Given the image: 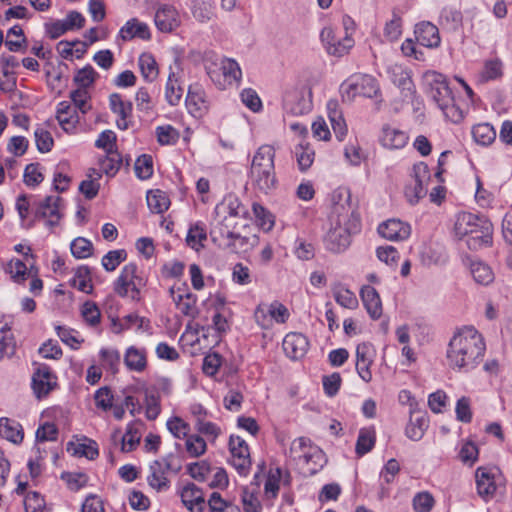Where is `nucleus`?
<instances>
[{"label": "nucleus", "instance_id": "obj_16", "mask_svg": "<svg viewBox=\"0 0 512 512\" xmlns=\"http://www.w3.org/2000/svg\"><path fill=\"white\" fill-rule=\"evenodd\" d=\"M215 213L218 218H224V222L232 223H236V218L246 219L249 214L247 208L234 195L224 197L222 202L216 206Z\"/></svg>", "mask_w": 512, "mask_h": 512}, {"label": "nucleus", "instance_id": "obj_19", "mask_svg": "<svg viewBox=\"0 0 512 512\" xmlns=\"http://www.w3.org/2000/svg\"><path fill=\"white\" fill-rule=\"evenodd\" d=\"M170 463L167 458L155 460L149 467V474L147 476L148 484L151 488L161 491L169 487L168 471Z\"/></svg>", "mask_w": 512, "mask_h": 512}, {"label": "nucleus", "instance_id": "obj_62", "mask_svg": "<svg viewBox=\"0 0 512 512\" xmlns=\"http://www.w3.org/2000/svg\"><path fill=\"white\" fill-rule=\"evenodd\" d=\"M135 173L140 179H148L153 174V160L149 155L140 156L135 162Z\"/></svg>", "mask_w": 512, "mask_h": 512}, {"label": "nucleus", "instance_id": "obj_64", "mask_svg": "<svg viewBox=\"0 0 512 512\" xmlns=\"http://www.w3.org/2000/svg\"><path fill=\"white\" fill-rule=\"evenodd\" d=\"M434 505V498L428 492L417 493L413 498V508L416 512H429Z\"/></svg>", "mask_w": 512, "mask_h": 512}, {"label": "nucleus", "instance_id": "obj_25", "mask_svg": "<svg viewBox=\"0 0 512 512\" xmlns=\"http://www.w3.org/2000/svg\"><path fill=\"white\" fill-rule=\"evenodd\" d=\"M379 234L391 241H402L411 234V227L399 219H390L378 227Z\"/></svg>", "mask_w": 512, "mask_h": 512}, {"label": "nucleus", "instance_id": "obj_37", "mask_svg": "<svg viewBox=\"0 0 512 512\" xmlns=\"http://www.w3.org/2000/svg\"><path fill=\"white\" fill-rule=\"evenodd\" d=\"M235 225L236 223L224 222V218H219L210 231L213 242L218 243L219 246H223L224 242L231 240V237L235 233L233 231Z\"/></svg>", "mask_w": 512, "mask_h": 512}, {"label": "nucleus", "instance_id": "obj_22", "mask_svg": "<svg viewBox=\"0 0 512 512\" xmlns=\"http://www.w3.org/2000/svg\"><path fill=\"white\" fill-rule=\"evenodd\" d=\"M409 141L408 134L391 125H384L379 136L380 144L390 150H398L404 148Z\"/></svg>", "mask_w": 512, "mask_h": 512}, {"label": "nucleus", "instance_id": "obj_54", "mask_svg": "<svg viewBox=\"0 0 512 512\" xmlns=\"http://www.w3.org/2000/svg\"><path fill=\"white\" fill-rule=\"evenodd\" d=\"M257 241V238L254 236L252 238V242L250 241V238L241 236L238 233H234L231 237V240L224 242L223 247L229 248L231 251L239 253V252H246L249 248H251L254 245V242Z\"/></svg>", "mask_w": 512, "mask_h": 512}, {"label": "nucleus", "instance_id": "obj_35", "mask_svg": "<svg viewBox=\"0 0 512 512\" xmlns=\"http://www.w3.org/2000/svg\"><path fill=\"white\" fill-rule=\"evenodd\" d=\"M327 108L334 134L339 141H342L347 134V125L341 111L338 110V103L330 101Z\"/></svg>", "mask_w": 512, "mask_h": 512}, {"label": "nucleus", "instance_id": "obj_57", "mask_svg": "<svg viewBox=\"0 0 512 512\" xmlns=\"http://www.w3.org/2000/svg\"><path fill=\"white\" fill-rule=\"evenodd\" d=\"M101 365L104 369L111 371L113 374L118 372L120 365V354L114 349H102L100 351Z\"/></svg>", "mask_w": 512, "mask_h": 512}, {"label": "nucleus", "instance_id": "obj_21", "mask_svg": "<svg viewBox=\"0 0 512 512\" xmlns=\"http://www.w3.org/2000/svg\"><path fill=\"white\" fill-rule=\"evenodd\" d=\"M154 20L156 27L162 32H171L181 23L177 9L169 4H162L158 7Z\"/></svg>", "mask_w": 512, "mask_h": 512}, {"label": "nucleus", "instance_id": "obj_61", "mask_svg": "<svg viewBox=\"0 0 512 512\" xmlns=\"http://www.w3.org/2000/svg\"><path fill=\"white\" fill-rule=\"evenodd\" d=\"M92 251L93 245L86 238L78 237L71 243V252L76 258H87L92 254Z\"/></svg>", "mask_w": 512, "mask_h": 512}, {"label": "nucleus", "instance_id": "obj_58", "mask_svg": "<svg viewBox=\"0 0 512 512\" xmlns=\"http://www.w3.org/2000/svg\"><path fill=\"white\" fill-rule=\"evenodd\" d=\"M84 321L90 326H97L101 321V312L95 302L86 301L81 307Z\"/></svg>", "mask_w": 512, "mask_h": 512}, {"label": "nucleus", "instance_id": "obj_7", "mask_svg": "<svg viewBox=\"0 0 512 512\" xmlns=\"http://www.w3.org/2000/svg\"><path fill=\"white\" fill-rule=\"evenodd\" d=\"M289 316V310L279 301L262 302L254 311V319L262 329H271L274 323L284 324Z\"/></svg>", "mask_w": 512, "mask_h": 512}, {"label": "nucleus", "instance_id": "obj_14", "mask_svg": "<svg viewBox=\"0 0 512 512\" xmlns=\"http://www.w3.org/2000/svg\"><path fill=\"white\" fill-rule=\"evenodd\" d=\"M145 424L142 421H133L127 425L126 432L115 430L111 435V441L115 446L120 444V450L124 453L131 452L139 445L144 432Z\"/></svg>", "mask_w": 512, "mask_h": 512}, {"label": "nucleus", "instance_id": "obj_44", "mask_svg": "<svg viewBox=\"0 0 512 512\" xmlns=\"http://www.w3.org/2000/svg\"><path fill=\"white\" fill-rule=\"evenodd\" d=\"M403 21L401 15L393 11L392 18L386 21L383 28V35L389 42L397 41L402 35Z\"/></svg>", "mask_w": 512, "mask_h": 512}, {"label": "nucleus", "instance_id": "obj_59", "mask_svg": "<svg viewBox=\"0 0 512 512\" xmlns=\"http://www.w3.org/2000/svg\"><path fill=\"white\" fill-rule=\"evenodd\" d=\"M167 428L178 439H184L189 436L190 425L182 418L174 416L167 421Z\"/></svg>", "mask_w": 512, "mask_h": 512}, {"label": "nucleus", "instance_id": "obj_31", "mask_svg": "<svg viewBox=\"0 0 512 512\" xmlns=\"http://www.w3.org/2000/svg\"><path fill=\"white\" fill-rule=\"evenodd\" d=\"M124 364L128 370L137 373L143 372L147 367V353L144 348L130 346L124 355Z\"/></svg>", "mask_w": 512, "mask_h": 512}, {"label": "nucleus", "instance_id": "obj_34", "mask_svg": "<svg viewBox=\"0 0 512 512\" xmlns=\"http://www.w3.org/2000/svg\"><path fill=\"white\" fill-rule=\"evenodd\" d=\"M119 36L124 41L132 40L135 37L147 40L150 38V31L145 23L131 19L121 28Z\"/></svg>", "mask_w": 512, "mask_h": 512}, {"label": "nucleus", "instance_id": "obj_63", "mask_svg": "<svg viewBox=\"0 0 512 512\" xmlns=\"http://www.w3.org/2000/svg\"><path fill=\"white\" fill-rule=\"evenodd\" d=\"M97 76L98 74L93 67L86 66L76 73L74 81L78 87L87 89L94 83Z\"/></svg>", "mask_w": 512, "mask_h": 512}, {"label": "nucleus", "instance_id": "obj_39", "mask_svg": "<svg viewBox=\"0 0 512 512\" xmlns=\"http://www.w3.org/2000/svg\"><path fill=\"white\" fill-rule=\"evenodd\" d=\"M147 204L153 213H163L170 206V199L168 195L159 189L151 190L147 193Z\"/></svg>", "mask_w": 512, "mask_h": 512}, {"label": "nucleus", "instance_id": "obj_46", "mask_svg": "<svg viewBox=\"0 0 512 512\" xmlns=\"http://www.w3.org/2000/svg\"><path fill=\"white\" fill-rule=\"evenodd\" d=\"M206 239L207 233L205 227L200 223H196L190 227L186 237V242L189 247L199 251L201 248H203V242Z\"/></svg>", "mask_w": 512, "mask_h": 512}, {"label": "nucleus", "instance_id": "obj_11", "mask_svg": "<svg viewBox=\"0 0 512 512\" xmlns=\"http://www.w3.org/2000/svg\"><path fill=\"white\" fill-rule=\"evenodd\" d=\"M169 295L176 308L185 316L195 318L198 314L197 296L185 283H178L169 289Z\"/></svg>", "mask_w": 512, "mask_h": 512}, {"label": "nucleus", "instance_id": "obj_56", "mask_svg": "<svg viewBox=\"0 0 512 512\" xmlns=\"http://www.w3.org/2000/svg\"><path fill=\"white\" fill-rule=\"evenodd\" d=\"M185 449L190 457H199L206 452L207 444L201 436L189 435L186 438Z\"/></svg>", "mask_w": 512, "mask_h": 512}, {"label": "nucleus", "instance_id": "obj_8", "mask_svg": "<svg viewBox=\"0 0 512 512\" xmlns=\"http://www.w3.org/2000/svg\"><path fill=\"white\" fill-rule=\"evenodd\" d=\"M283 108L287 114L300 116L312 108V91L307 86L291 89L285 93Z\"/></svg>", "mask_w": 512, "mask_h": 512}, {"label": "nucleus", "instance_id": "obj_23", "mask_svg": "<svg viewBox=\"0 0 512 512\" xmlns=\"http://www.w3.org/2000/svg\"><path fill=\"white\" fill-rule=\"evenodd\" d=\"M55 377L47 365H39L32 377V388L37 398L49 394L55 385Z\"/></svg>", "mask_w": 512, "mask_h": 512}, {"label": "nucleus", "instance_id": "obj_28", "mask_svg": "<svg viewBox=\"0 0 512 512\" xmlns=\"http://www.w3.org/2000/svg\"><path fill=\"white\" fill-rule=\"evenodd\" d=\"M252 185L259 192L268 194L276 188L277 179L275 169L269 170H250Z\"/></svg>", "mask_w": 512, "mask_h": 512}, {"label": "nucleus", "instance_id": "obj_29", "mask_svg": "<svg viewBox=\"0 0 512 512\" xmlns=\"http://www.w3.org/2000/svg\"><path fill=\"white\" fill-rule=\"evenodd\" d=\"M360 296L369 315L373 319H378L382 315V303L376 289L365 285L360 291Z\"/></svg>", "mask_w": 512, "mask_h": 512}, {"label": "nucleus", "instance_id": "obj_60", "mask_svg": "<svg viewBox=\"0 0 512 512\" xmlns=\"http://www.w3.org/2000/svg\"><path fill=\"white\" fill-rule=\"evenodd\" d=\"M24 507L26 512H45V500L41 494L30 491L25 495Z\"/></svg>", "mask_w": 512, "mask_h": 512}, {"label": "nucleus", "instance_id": "obj_36", "mask_svg": "<svg viewBox=\"0 0 512 512\" xmlns=\"http://www.w3.org/2000/svg\"><path fill=\"white\" fill-rule=\"evenodd\" d=\"M376 432L373 427L362 428L356 442L355 452L358 457H362L370 452L375 446Z\"/></svg>", "mask_w": 512, "mask_h": 512}, {"label": "nucleus", "instance_id": "obj_32", "mask_svg": "<svg viewBox=\"0 0 512 512\" xmlns=\"http://www.w3.org/2000/svg\"><path fill=\"white\" fill-rule=\"evenodd\" d=\"M0 436L14 444H19L23 441L24 431L16 420L2 417L0 418Z\"/></svg>", "mask_w": 512, "mask_h": 512}, {"label": "nucleus", "instance_id": "obj_40", "mask_svg": "<svg viewBox=\"0 0 512 512\" xmlns=\"http://www.w3.org/2000/svg\"><path fill=\"white\" fill-rule=\"evenodd\" d=\"M101 174L96 169H90L87 178L83 180L79 185L80 192L87 199H93L97 196L100 188L99 179Z\"/></svg>", "mask_w": 512, "mask_h": 512}, {"label": "nucleus", "instance_id": "obj_17", "mask_svg": "<svg viewBox=\"0 0 512 512\" xmlns=\"http://www.w3.org/2000/svg\"><path fill=\"white\" fill-rule=\"evenodd\" d=\"M185 104L188 112L195 118L204 117L210 107V102L204 89L198 84L189 87Z\"/></svg>", "mask_w": 512, "mask_h": 512}, {"label": "nucleus", "instance_id": "obj_5", "mask_svg": "<svg viewBox=\"0 0 512 512\" xmlns=\"http://www.w3.org/2000/svg\"><path fill=\"white\" fill-rule=\"evenodd\" d=\"M290 456L301 463L308 474H315L326 462L323 451L305 437L295 439L290 446Z\"/></svg>", "mask_w": 512, "mask_h": 512}, {"label": "nucleus", "instance_id": "obj_10", "mask_svg": "<svg viewBox=\"0 0 512 512\" xmlns=\"http://www.w3.org/2000/svg\"><path fill=\"white\" fill-rule=\"evenodd\" d=\"M321 41L328 54L341 57L354 46V39L347 32H336L331 27H325L320 34Z\"/></svg>", "mask_w": 512, "mask_h": 512}, {"label": "nucleus", "instance_id": "obj_53", "mask_svg": "<svg viewBox=\"0 0 512 512\" xmlns=\"http://www.w3.org/2000/svg\"><path fill=\"white\" fill-rule=\"evenodd\" d=\"M127 259V252L125 249H118L109 251L102 258V266L107 272H112Z\"/></svg>", "mask_w": 512, "mask_h": 512}, {"label": "nucleus", "instance_id": "obj_1", "mask_svg": "<svg viewBox=\"0 0 512 512\" xmlns=\"http://www.w3.org/2000/svg\"><path fill=\"white\" fill-rule=\"evenodd\" d=\"M331 201V227L324 238V244L327 250L341 253L350 246L351 235L360 231L359 206L351 191L345 187L334 190Z\"/></svg>", "mask_w": 512, "mask_h": 512}, {"label": "nucleus", "instance_id": "obj_51", "mask_svg": "<svg viewBox=\"0 0 512 512\" xmlns=\"http://www.w3.org/2000/svg\"><path fill=\"white\" fill-rule=\"evenodd\" d=\"M252 211L257 224L264 230L269 231L274 226L273 215L261 204L254 202Z\"/></svg>", "mask_w": 512, "mask_h": 512}, {"label": "nucleus", "instance_id": "obj_4", "mask_svg": "<svg viewBox=\"0 0 512 512\" xmlns=\"http://www.w3.org/2000/svg\"><path fill=\"white\" fill-rule=\"evenodd\" d=\"M147 285V278L139 271L135 263L126 264L118 278L113 283L114 292L122 297L129 298L132 301L141 300V291Z\"/></svg>", "mask_w": 512, "mask_h": 512}, {"label": "nucleus", "instance_id": "obj_6", "mask_svg": "<svg viewBox=\"0 0 512 512\" xmlns=\"http://www.w3.org/2000/svg\"><path fill=\"white\" fill-rule=\"evenodd\" d=\"M207 73L220 89L237 85L242 75L238 63L233 59H222L220 63L211 64L207 67Z\"/></svg>", "mask_w": 512, "mask_h": 512}, {"label": "nucleus", "instance_id": "obj_15", "mask_svg": "<svg viewBox=\"0 0 512 512\" xmlns=\"http://www.w3.org/2000/svg\"><path fill=\"white\" fill-rule=\"evenodd\" d=\"M5 272L16 283H23L29 277L36 276L38 269L35 267V257L31 253V248H27L25 260L11 259L5 266Z\"/></svg>", "mask_w": 512, "mask_h": 512}, {"label": "nucleus", "instance_id": "obj_48", "mask_svg": "<svg viewBox=\"0 0 512 512\" xmlns=\"http://www.w3.org/2000/svg\"><path fill=\"white\" fill-rule=\"evenodd\" d=\"M335 301L342 307L347 309H356L358 307V299L356 295L345 287H337L333 291Z\"/></svg>", "mask_w": 512, "mask_h": 512}, {"label": "nucleus", "instance_id": "obj_12", "mask_svg": "<svg viewBox=\"0 0 512 512\" xmlns=\"http://www.w3.org/2000/svg\"><path fill=\"white\" fill-rule=\"evenodd\" d=\"M423 81L429 88V94L438 107L451 102L453 98L452 91L443 74L436 71H427L423 74Z\"/></svg>", "mask_w": 512, "mask_h": 512}, {"label": "nucleus", "instance_id": "obj_52", "mask_svg": "<svg viewBox=\"0 0 512 512\" xmlns=\"http://www.w3.org/2000/svg\"><path fill=\"white\" fill-rule=\"evenodd\" d=\"M155 134L160 145H175L180 137L178 130L171 125L158 126Z\"/></svg>", "mask_w": 512, "mask_h": 512}, {"label": "nucleus", "instance_id": "obj_50", "mask_svg": "<svg viewBox=\"0 0 512 512\" xmlns=\"http://www.w3.org/2000/svg\"><path fill=\"white\" fill-rule=\"evenodd\" d=\"M471 274L474 280L482 285H488L494 279L491 268L482 262H473L471 264Z\"/></svg>", "mask_w": 512, "mask_h": 512}, {"label": "nucleus", "instance_id": "obj_3", "mask_svg": "<svg viewBox=\"0 0 512 512\" xmlns=\"http://www.w3.org/2000/svg\"><path fill=\"white\" fill-rule=\"evenodd\" d=\"M453 232L458 239L466 238L467 246L472 250L489 245L492 241L491 224L487 220L468 212L457 215Z\"/></svg>", "mask_w": 512, "mask_h": 512}, {"label": "nucleus", "instance_id": "obj_13", "mask_svg": "<svg viewBox=\"0 0 512 512\" xmlns=\"http://www.w3.org/2000/svg\"><path fill=\"white\" fill-rule=\"evenodd\" d=\"M229 450L231 454V465L240 475L246 476L252 464L248 444L240 436L232 435L229 439Z\"/></svg>", "mask_w": 512, "mask_h": 512}, {"label": "nucleus", "instance_id": "obj_9", "mask_svg": "<svg viewBox=\"0 0 512 512\" xmlns=\"http://www.w3.org/2000/svg\"><path fill=\"white\" fill-rule=\"evenodd\" d=\"M342 91L344 95H347L348 99H352L357 95L372 98L378 94L379 85L373 76L356 74L342 85Z\"/></svg>", "mask_w": 512, "mask_h": 512}, {"label": "nucleus", "instance_id": "obj_2", "mask_svg": "<svg viewBox=\"0 0 512 512\" xmlns=\"http://www.w3.org/2000/svg\"><path fill=\"white\" fill-rule=\"evenodd\" d=\"M485 350L483 336L474 327H464L450 340L448 364L452 369L470 371L483 360Z\"/></svg>", "mask_w": 512, "mask_h": 512}, {"label": "nucleus", "instance_id": "obj_43", "mask_svg": "<svg viewBox=\"0 0 512 512\" xmlns=\"http://www.w3.org/2000/svg\"><path fill=\"white\" fill-rule=\"evenodd\" d=\"M472 136L476 143L488 146L496 139V131L489 123H480L473 127Z\"/></svg>", "mask_w": 512, "mask_h": 512}, {"label": "nucleus", "instance_id": "obj_27", "mask_svg": "<svg viewBox=\"0 0 512 512\" xmlns=\"http://www.w3.org/2000/svg\"><path fill=\"white\" fill-rule=\"evenodd\" d=\"M414 33L417 41L427 48H437L441 43L439 30L431 22L423 21L418 23Z\"/></svg>", "mask_w": 512, "mask_h": 512}, {"label": "nucleus", "instance_id": "obj_33", "mask_svg": "<svg viewBox=\"0 0 512 512\" xmlns=\"http://www.w3.org/2000/svg\"><path fill=\"white\" fill-rule=\"evenodd\" d=\"M275 150L270 145H262L256 151L250 170H271L274 167Z\"/></svg>", "mask_w": 512, "mask_h": 512}, {"label": "nucleus", "instance_id": "obj_47", "mask_svg": "<svg viewBox=\"0 0 512 512\" xmlns=\"http://www.w3.org/2000/svg\"><path fill=\"white\" fill-rule=\"evenodd\" d=\"M121 164L122 160L117 151L106 153V155L99 161L100 170L108 176H114L120 169Z\"/></svg>", "mask_w": 512, "mask_h": 512}, {"label": "nucleus", "instance_id": "obj_45", "mask_svg": "<svg viewBox=\"0 0 512 512\" xmlns=\"http://www.w3.org/2000/svg\"><path fill=\"white\" fill-rule=\"evenodd\" d=\"M295 157L301 171L308 170L315 159V151L309 143H300L295 147Z\"/></svg>", "mask_w": 512, "mask_h": 512}, {"label": "nucleus", "instance_id": "obj_24", "mask_svg": "<svg viewBox=\"0 0 512 512\" xmlns=\"http://www.w3.org/2000/svg\"><path fill=\"white\" fill-rule=\"evenodd\" d=\"M282 346L285 354L289 358L297 360L304 357L307 353L309 342L303 334L291 332L283 339Z\"/></svg>", "mask_w": 512, "mask_h": 512}, {"label": "nucleus", "instance_id": "obj_26", "mask_svg": "<svg viewBox=\"0 0 512 512\" xmlns=\"http://www.w3.org/2000/svg\"><path fill=\"white\" fill-rule=\"evenodd\" d=\"M181 500L191 512H203L206 508L204 493L194 483H189L183 487Z\"/></svg>", "mask_w": 512, "mask_h": 512}, {"label": "nucleus", "instance_id": "obj_20", "mask_svg": "<svg viewBox=\"0 0 512 512\" xmlns=\"http://www.w3.org/2000/svg\"><path fill=\"white\" fill-rule=\"evenodd\" d=\"M109 106L111 111L117 116V127L121 130L128 129L132 121V104L124 101L120 94L113 93L109 97Z\"/></svg>", "mask_w": 512, "mask_h": 512}, {"label": "nucleus", "instance_id": "obj_42", "mask_svg": "<svg viewBox=\"0 0 512 512\" xmlns=\"http://www.w3.org/2000/svg\"><path fill=\"white\" fill-rule=\"evenodd\" d=\"M138 64L141 74L146 81L153 82L158 77V65L152 54H141L139 57Z\"/></svg>", "mask_w": 512, "mask_h": 512}, {"label": "nucleus", "instance_id": "obj_49", "mask_svg": "<svg viewBox=\"0 0 512 512\" xmlns=\"http://www.w3.org/2000/svg\"><path fill=\"white\" fill-rule=\"evenodd\" d=\"M72 286L84 293H91L93 285L90 277V270L88 267H79L72 280Z\"/></svg>", "mask_w": 512, "mask_h": 512}, {"label": "nucleus", "instance_id": "obj_18", "mask_svg": "<svg viewBox=\"0 0 512 512\" xmlns=\"http://www.w3.org/2000/svg\"><path fill=\"white\" fill-rule=\"evenodd\" d=\"M60 202L59 196H48L41 201L35 209V217L38 219H45L46 225L53 227L58 225L61 214H60Z\"/></svg>", "mask_w": 512, "mask_h": 512}, {"label": "nucleus", "instance_id": "obj_41", "mask_svg": "<svg viewBox=\"0 0 512 512\" xmlns=\"http://www.w3.org/2000/svg\"><path fill=\"white\" fill-rule=\"evenodd\" d=\"M476 484L481 496L491 495L496 490L493 475L487 468L479 467L476 470Z\"/></svg>", "mask_w": 512, "mask_h": 512}, {"label": "nucleus", "instance_id": "obj_30", "mask_svg": "<svg viewBox=\"0 0 512 512\" xmlns=\"http://www.w3.org/2000/svg\"><path fill=\"white\" fill-rule=\"evenodd\" d=\"M56 119L61 128L67 133H74L79 121L75 109L65 101L58 104Z\"/></svg>", "mask_w": 512, "mask_h": 512}, {"label": "nucleus", "instance_id": "obj_55", "mask_svg": "<svg viewBox=\"0 0 512 512\" xmlns=\"http://www.w3.org/2000/svg\"><path fill=\"white\" fill-rule=\"evenodd\" d=\"M182 95V87L179 85L178 80L175 78V75L173 73L170 74L165 90L166 100L170 105L175 106L180 102Z\"/></svg>", "mask_w": 512, "mask_h": 512}, {"label": "nucleus", "instance_id": "obj_38", "mask_svg": "<svg viewBox=\"0 0 512 512\" xmlns=\"http://www.w3.org/2000/svg\"><path fill=\"white\" fill-rule=\"evenodd\" d=\"M503 75V63L499 58L488 59L484 62L479 73V81L482 83L496 80Z\"/></svg>", "mask_w": 512, "mask_h": 512}]
</instances>
